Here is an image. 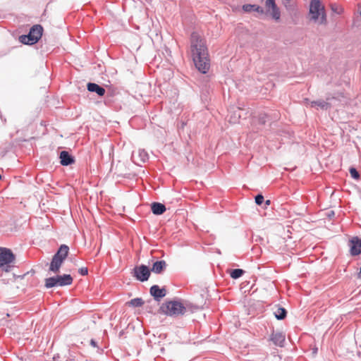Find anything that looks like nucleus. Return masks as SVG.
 Segmentation results:
<instances>
[{"label": "nucleus", "mask_w": 361, "mask_h": 361, "mask_svg": "<svg viewBox=\"0 0 361 361\" xmlns=\"http://www.w3.org/2000/svg\"><path fill=\"white\" fill-rule=\"evenodd\" d=\"M190 50L196 68L202 73L209 69V59L204 39L197 32L190 35Z\"/></svg>", "instance_id": "f257e3e1"}, {"label": "nucleus", "mask_w": 361, "mask_h": 361, "mask_svg": "<svg viewBox=\"0 0 361 361\" xmlns=\"http://www.w3.org/2000/svg\"><path fill=\"white\" fill-rule=\"evenodd\" d=\"M309 18L311 21L322 25H327V15L324 5L321 0H311L309 8Z\"/></svg>", "instance_id": "f03ea898"}, {"label": "nucleus", "mask_w": 361, "mask_h": 361, "mask_svg": "<svg viewBox=\"0 0 361 361\" xmlns=\"http://www.w3.org/2000/svg\"><path fill=\"white\" fill-rule=\"evenodd\" d=\"M159 311L167 316L178 317L186 312V307L181 301L170 300L163 303Z\"/></svg>", "instance_id": "7ed1b4c3"}, {"label": "nucleus", "mask_w": 361, "mask_h": 361, "mask_svg": "<svg viewBox=\"0 0 361 361\" xmlns=\"http://www.w3.org/2000/svg\"><path fill=\"white\" fill-rule=\"evenodd\" d=\"M69 247L66 245H61L57 252L53 256L49 265V271L57 274L60 271V268L64 260L68 256Z\"/></svg>", "instance_id": "20e7f679"}, {"label": "nucleus", "mask_w": 361, "mask_h": 361, "mask_svg": "<svg viewBox=\"0 0 361 361\" xmlns=\"http://www.w3.org/2000/svg\"><path fill=\"white\" fill-rule=\"evenodd\" d=\"M43 27L40 25L32 26L27 35H21L19 40L25 44H33L38 42L42 35Z\"/></svg>", "instance_id": "39448f33"}, {"label": "nucleus", "mask_w": 361, "mask_h": 361, "mask_svg": "<svg viewBox=\"0 0 361 361\" xmlns=\"http://www.w3.org/2000/svg\"><path fill=\"white\" fill-rule=\"evenodd\" d=\"M15 259V255L10 249L0 247V267L4 271H10L12 267L11 264L14 262Z\"/></svg>", "instance_id": "423d86ee"}, {"label": "nucleus", "mask_w": 361, "mask_h": 361, "mask_svg": "<svg viewBox=\"0 0 361 361\" xmlns=\"http://www.w3.org/2000/svg\"><path fill=\"white\" fill-rule=\"evenodd\" d=\"M264 6L271 18L275 21L279 22L281 20V11L276 5L275 0H266Z\"/></svg>", "instance_id": "0eeeda50"}, {"label": "nucleus", "mask_w": 361, "mask_h": 361, "mask_svg": "<svg viewBox=\"0 0 361 361\" xmlns=\"http://www.w3.org/2000/svg\"><path fill=\"white\" fill-rule=\"evenodd\" d=\"M134 276L140 281H147L149 276L151 270L146 265H140L137 266L133 269Z\"/></svg>", "instance_id": "6e6552de"}, {"label": "nucleus", "mask_w": 361, "mask_h": 361, "mask_svg": "<svg viewBox=\"0 0 361 361\" xmlns=\"http://www.w3.org/2000/svg\"><path fill=\"white\" fill-rule=\"evenodd\" d=\"M350 253L353 255H358L361 253V240L353 238L350 242Z\"/></svg>", "instance_id": "1a4fd4ad"}, {"label": "nucleus", "mask_w": 361, "mask_h": 361, "mask_svg": "<svg viewBox=\"0 0 361 361\" xmlns=\"http://www.w3.org/2000/svg\"><path fill=\"white\" fill-rule=\"evenodd\" d=\"M166 293V290L164 288H160L157 285H154L150 288V294L157 300H159L160 298H164Z\"/></svg>", "instance_id": "9d476101"}, {"label": "nucleus", "mask_w": 361, "mask_h": 361, "mask_svg": "<svg viewBox=\"0 0 361 361\" xmlns=\"http://www.w3.org/2000/svg\"><path fill=\"white\" fill-rule=\"evenodd\" d=\"M271 340L275 345L281 347L285 342V335L281 332H273L271 335Z\"/></svg>", "instance_id": "9b49d317"}, {"label": "nucleus", "mask_w": 361, "mask_h": 361, "mask_svg": "<svg viewBox=\"0 0 361 361\" xmlns=\"http://www.w3.org/2000/svg\"><path fill=\"white\" fill-rule=\"evenodd\" d=\"M59 286H65L71 285L73 277L70 274L57 275Z\"/></svg>", "instance_id": "f8f14e48"}, {"label": "nucleus", "mask_w": 361, "mask_h": 361, "mask_svg": "<svg viewBox=\"0 0 361 361\" xmlns=\"http://www.w3.org/2000/svg\"><path fill=\"white\" fill-rule=\"evenodd\" d=\"M61 164L63 166H68L74 162L73 158L66 151H62L60 153Z\"/></svg>", "instance_id": "ddd939ff"}, {"label": "nucleus", "mask_w": 361, "mask_h": 361, "mask_svg": "<svg viewBox=\"0 0 361 361\" xmlns=\"http://www.w3.org/2000/svg\"><path fill=\"white\" fill-rule=\"evenodd\" d=\"M166 262L164 260L157 261L152 264L151 271L155 274H161L166 268Z\"/></svg>", "instance_id": "4468645a"}, {"label": "nucleus", "mask_w": 361, "mask_h": 361, "mask_svg": "<svg viewBox=\"0 0 361 361\" xmlns=\"http://www.w3.org/2000/svg\"><path fill=\"white\" fill-rule=\"evenodd\" d=\"M87 90L90 92H96L99 96H103L105 94V89L99 86L96 83L89 82L87 84Z\"/></svg>", "instance_id": "2eb2a0df"}, {"label": "nucleus", "mask_w": 361, "mask_h": 361, "mask_svg": "<svg viewBox=\"0 0 361 361\" xmlns=\"http://www.w3.org/2000/svg\"><path fill=\"white\" fill-rule=\"evenodd\" d=\"M152 211L154 214L160 215L166 211L164 204L159 202H154L151 206Z\"/></svg>", "instance_id": "dca6fc26"}, {"label": "nucleus", "mask_w": 361, "mask_h": 361, "mask_svg": "<svg viewBox=\"0 0 361 361\" xmlns=\"http://www.w3.org/2000/svg\"><path fill=\"white\" fill-rule=\"evenodd\" d=\"M310 107H314L316 109H327L329 107V103L324 101H312L308 103Z\"/></svg>", "instance_id": "f3484780"}, {"label": "nucleus", "mask_w": 361, "mask_h": 361, "mask_svg": "<svg viewBox=\"0 0 361 361\" xmlns=\"http://www.w3.org/2000/svg\"><path fill=\"white\" fill-rule=\"evenodd\" d=\"M243 9L245 12H251L252 11H257L260 13H264V10L262 7L257 5L245 4L243 5Z\"/></svg>", "instance_id": "a211bd4d"}, {"label": "nucleus", "mask_w": 361, "mask_h": 361, "mask_svg": "<svg viewBox=\"0 0 361 361\" xmlns=\"http://www.w3.org/2000/svg\"><path fill=\"white\" fill-rule=\"evenodd\" d=\"M44 282H45L44 286L47 288H51L52 287L59 286L57 276H54V277L47 278L45 279Z\"/></svg>", "instance_id": "6ab92c4d"}, {"label": "nucleus", "mask_w": 361, "mask_h": 361, "mask_svg": "<svg viewBox=\"0 0 361 361\" xmlns=\"http://www.w3.org/2000/svg\"><path fill=\"white\" fill-rule=\"evenodd\" d=\"M275 317L278 319H283L286 317V310L283 307H276L274 312Z\"/></svg>", "instance_id": "aec40b11"}, {"label": "nucleus", "mask_w": 361, "mask_h": 361, "mask_svg": "<svg viewBox=\"0 0 361 361\" xmlns=\"http://www.w3.org/2000/svg\"><path fill=\"white\" fill-rule=\"evenodd\" d=\"M144 304V302L142 298H134L126 302V305L128 306H132L135 307H141Z\"/></svg>", "instance_id": "412c9836"}, {"label": "nucleus", "mask_w": 361, "mask_h": 361, "mask_svg": "<svg viewBox=\"0 0 361 361\" xmlns=\"http://www.w3.org/2000/svg\"><path fill=\"white\" fill-rule=\"evenodd\" d=\"M329 6L331 11L336 14L341 15L343 13V8L337 4H331Z\"/></svg>", "instance_id": "4be33fe9"}, {"label": "nucleus", "mask_w": 361, "mask_h": 361, "mask_svg": "<svg viewBox=\"0 0 361 361\" xmlns=\"http://www.w3.org/2000/svg\"><path fill=\"white\" fill-rule=\"evenodd\" d=\"M244 273V271L243 269H233L231 273H230V276L231 278L233 279H238L240 278Z\"/></svg>", "instance_id": "5701e85b"}, {"label": "nucleus", "mask_w": 361, "mask_h": 361, "mask_svg": "<svg viewBox=\"0 0 361 361\" xmlns=\"http://www.w3.org/2000/svg\"><path fill=\"white\" fill-rule=\"evenodd\" d=\"M350 173L354 179H358L360 178V174L355 168L350 169Z\"/></svg>", "instance_id": "b1692460"}, {"label": "nucleus", "mask_w": 361, "mask_h": 361, "mask_svg": "<svg viewBox=\"0 0 361 361\" xmlns=\"http://www.w3.org/2000/svg\"><path fill=\"white\" fill-rule=\"evenodd\" d=\"M264 201V197L263 195H257L256 197H255V202L258 205H260L262 204Z\"/></svg>", "instance_id": "393cba45"}, {"label": "nucleus", "mask_w": 361, "mask_h": 361, "mask_svg": "<svg viewBox=\"0 0 361 361\" xmlns=\"http://www.w3.org/2000/svg\"><path fill=\"white\" fill-rule=\"evenodd\" d=\"M78 272L82 275V276H85L88 274V270H87V267H82L80 268L79 270H78Z\"/></svg>", "instance_id": "a878e982"}, {"label": "nucleus", "mask_w": 361, "mask_h": 361, "mask_svg": "<svg viewBox=\"0 0 361 361\" xmlns=\"http://www.w3.org/2000/svg\"><path fill=\"white\" fill-rule=\"evenodd\" d=\"M270 204H271V201H270L269 200H267L266 201V204H267V205H269Z\"/></svg>", "instance_id": "bb28decb"}, {"label": "nucleus", "mask_w": 361, "mask_h": 361, "mask_svg": "<svg viewBox=\"0 0 361 361\" xmlns=\"http://www.w3.org/2000/svg\"><path fill=\"white\" fill-rule=\"evenodd\" d=\"M91 344H92L93 346H95V342H94L93 340H92V341H91Z\"/></svg>", "instance_id": "cd10ccee"}]
</instances>
